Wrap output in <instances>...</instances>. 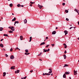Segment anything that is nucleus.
I'll return each mask as SVG.
<instances>
[{"label": "nucleus", "mask_w": 79, "mask_h": 79, "mask_svg": "<svg viewBox=\"0 0 79 79\" xmlns=\"http://www.w3.org/2000/svg\"><path fill=\"white\" fill-rule=\"evenodd\" d=\"M17 49H19V48H18V47H17V48H16L15 49V51H16V50H17Z\"/></svg>", "instance_id": "nucleus-39"}, {"label": "nucleus", "mask_w": 79, "mask_h": 79, "mask_svg": "<svg viewBox=\"0 0 79 79\" xmlns=\"http://www.w3.org/2000/svg\"><path fill=\"white\" fill-rule=\"evenodd\" d=\"M3 77H4L6 76V72H4L3 73Z\"/></svg>", "instance_id": "nucleus-17"}, {"label": "nucleus", "mask_w": 79, "mask_h": 79, "mask_svg": "<svg viewBox=\"0 0 79 79\" xmlns=\"http://www.w3.org/2000/svg\"><path fill=\"white\" fill-rule=\"evenodd\" d=\"M2 51H6V50L5 49H2Z\"/></svg>", "instance_id": "nucleus-40"}, {"label": "nucleus", "mask_w": 79, "mask_h": 79, "mask_svg": "<svg viewBox=\"0 0 79 79\" xmlns=\"http://www.w3.org/2000/svg\"><path fill=\"white\" fill-rule=\"evenodd\" d=\"M4 36H6V37H9L8 36V35L6 34H4L3 35Z\"/></svg>", "instance_id": "nucleus-21"}, {"label": "nucleus", "mask_w": 79, "mask_h": 79, "mask_svg": "<svg viewBox=\"0 0 79 79\" xmlns=\"http://www.w3.org/2000/svg\"><path fill=\"white\" fill-rule=\"evenodd\" d=\"M12 15H14V14L12 13Z\"/></svg>", "instance_id": "nucleus-62"}, {"label": "nucleus", "mask_w": 79, "mask_h": 79, "mask_svg": "<svg viewBox=\"0 0 79 79\" xmlns=\"http://www.w3.org/2000/svg\"><path fill=\"white\" fill-rule=\"evenodd\" d=\"M8 28H9V29H11V27H8Z\"/></svg>", "instance_id": "nucleus-49"}, {"label": "nucleus", "mask_w": 79, "mask_h": 79, "mask_svg": "<svg viewBox=\"0 0 79 79\" xmlns=\"http://www.w3.org/2000/svg\"><path fill=\"white\" fill-rule=\"evenodd\" d=\"M24 24H26L27 23V20L25 19L24 20Z\"/></svg>", "instance_id": "nucleus-11"}, {"label": "nucleus", "mask_w": 79, "mask_h": 79, "mask_svg": "<svg viewBox=\"0 0 79 79\" xmlns=\"http://www.w3.org/2000/svg\"><path fill=\"white\" fill-rule=\"evenodd\" d=\"M2 40H3V39H2L1 40V42H2Z\"/></svg>", "instance_id": "nucleus-52"}, {"label": "nucleus", "mask_w": 79, "mask_h": 79, "mask_svg": "<svg viewBox=\"0 0 79 79\" xmlns=\"http://www.w3.org/2000/svg\"><path fill=\"white\" fill-rule=\"evenodd\" d=\"M0 47H2V48H3V44H0Z\"/></svg>", "instance_id": "nucleus-18"}, {"label": "nucleus", "mask_w": 79, "mask_h": 79, "mask_svg": "<svg viewBox=\"0 0 79 79\" xmlns=\"http://www.w3.org/2000/svg\"><path fill=\"white\" fill-rule=\"evenodd\" d=\"M52 34L54 35L56 34V31H53L52 33Z\"/></svg>", "instance_id": "nucleus-16"}, {"label": "nucleus", "mask_w": 79, "mask_h": 79, "mask_svg": "<svg viewBox=\"0 0 79 79\" xmlns=\"http://www.w3.org/2000/svg\"><path fill=\"white\" fill-rule=\"evenodd\" d=\"M50 51V49L48 48V50H47V52H49Z\"/></svg>", "instance_id": "nucleus-44"}, {"label": "nucleus", "mask_w": 79, "mask_h": 79, "mask_svg": "<svg viewBox=\"0 0 79 79\" xmlns=\"http://www.w3.org/2000/svg\"><path fill=\"white\" fill-rule=\"evenodd\" d=\"M35 3V2H30V3H31V4H34V3Z\"/></svg>", "instance_id": "nucleus-37"}, {"label": "nucleus", "mask_w": 79, "mask_h": 79, "mask_svg": "<svg viewBox=\"0 0 79 79\" xmlns=\"http://www.w3.org/2000/svg\"><path fill=\"white\" fill-rule=\"evenodd\" d=\"M48 39V37H46V38L45 39V40H44V41H45V40H47V39Z\"/></svg>", "instance_id": "nucleus-32"}, {"label": "nucleus", "mask_w": 79, "mask_h": 79, "mask_svg": "<svg viewBox=\"0 0 79 79\" xmlns=\"http://www.w3.org/2000/svg\"><path fill=\"white\" fill-rule=\"evenodd\" d=\"M29 54H30V53L29 52H25V55H29Z\"/></svg>", "instance_id": "nucleus-15"}, {"label": "nucleus", "mask_w": 79, "mask_h": 79, "mask_svg": "<svg viewBox=\"0 0 79 79\" xmlns=\"http://www.w3.org/2000/svg\"><path fill=\"white\" fill-rule=\"evenodd\" d=\"M65 33V35H66V34H68V31H65L64 32Z\"/></svg>", "instance_id": "nucleus-13"}, {"label": "nucleus", "mask_w": 79, "mask_h": 79, "mask_svg": "<svg viewBox=\"0 0 79 79\" xmlns=\"http://www.w3.org/2000/svg\"><path fill=\"white\" fill-rule=\"evenodd\" d=\"M20 39L21 40H22L23 39V36L22 35L20 36Z\"/></svg>", "instance_id": "nucleus-14"}, {"label": "nucleus", "mask_w": 79, "mask_h": 79, "mask_svg": "<svg viewBox=\"0 0 79 79\" xmlns=\"http://www.w3.org/2000/svg\"><path fill=\"white\" fill-rule=\"evenodd\" d=\"M32 4H30V6H32Z\"/></svg>", "instance_id": "nucleus-51"}, {"label": "nucleus", "mask_w": 79, "mask_h": 79, "mask_svg": "<svg viewBox=\"0 0 79 79\" xmlns=\"http://www.w3.org/2000/svg\"><path fill=\"white\" fill-rule=\"evenodd\" d=\"M44 50V52H47V50L46 49L45 50V49H43Z\"/></svg>", "instance_id": "nucleus-28"}, {"label": "nucleus", "mask_w": 79, "mask_h": 79, "mask_svg": "<svg viewBox=\"0 0 79 79\" xmlns=\"http://www.w3.org/2000/svg\"><path fill=\"white\" fill-rule=\"evenodd\" d=\"M65 12H66V13H68V10H65Z\"/></svg>", "instance_id": "nucleus-33"}, {"label": "nucleus", "mask_w": 79, "mask_h": 79, "mask_svg": "<svg viewBox=\"0 0 79 79\" xmlns=\"http://www.w3.org/2000/svg\"><path fill=\"white\" fill-rule=\"evenodd\" d=\"M16 21V18L15 17L12 20V21Z\"/></svg>", "instance_id": "nucleus-23"}, {"label": "nucleus", "mask_w": 79, "mask_h": 79, "mask_svg": "<svg viewBox=\"0 0 79 79\" xmlns=\"http://www.w3.org/2000/svg\"><path fill=\"white\" fill-rule=\"evenodd\" d=\"M73 28H74V29H75V28H76V27H73Z\"/></svg>", "instance_id": "nucleus-61"}, {"label": "nucleus", "mask_w": 79, "mask_h": 79, "mask_svg": "<svg viewBox=\"0 0 79 79\" xmlns=\"http://www.w3.org/2000/svg\"><path fill=\"white\" fill-rule=\"evenodd\" d=\"M39 60H40V61H42V59H39Z\"/></svg>", "instance_id": "nucleus-54"}, {"label": "nucleus", "mask_w": 79, "mask_h": 79, "mask_svg": "<svg viewBox=\"0 0 79 79\" xmlns=\"http://www.w3.org/2000/svg\"><path fill=\"white\" fill-rule=\"evenodd\" d=\"M42 52H40V55H42Z\"/></svg>", "instance_id": "nucleus-60"}, {"label": "nucleus", "mask_w": 79, "mask_h": 79, "mask_svg": "<svg viewBox=\"0 0 79 79\" xmlns=\"http://www.w3.org/2000/svg\"><path fill=\"white\" fill-rule=\"evenodd\" d=\"M25 52L27 53V52H29V50L28 49H26L25 50Z\"/></svg>", "instance_id": "nucleus-29"}, {"label": "nucleus", "mask_w": 79, "mask_h": 79, "mask_svg": "<svg viewBox=\"0 0 79 79\" xmlns=\"http://www.w3.org/2000/svg\"><path fill=\"white\" fill-rule=\"evenodd\" d=\"M64 46V48H67V45L65 44H63Z\"/></svg>", "instance_id": "nucleus-8"}, {"label": "nucleus", "mask_w": 79, "mask_h": 79, "mask_svg": "<svg viewBox=\"0 0 79 79\" xmlns=\"http://www.w3.org/2000/svg\"><path fill=\"white\" fill-rule=\"evenodd\" d=\"M30 72L32 73V72H33V70H30Z\"/></svg>", "instance_id": "nucleus-45"}, {"label": "nucleus", "mask_w": 79, "mask_h": 79, "mask_svg": "<svg viewBox=\"0 0 79 79\" xmlns=\"http://www.w3.org/2000/svg\"><path fill=\"white\" fill-rule=\"evenodd\" d=\"M74 27H70V28H69V29H71V28H73Z\"/></svg>", "instance_id": "nucleus-47"}, {"label": "nucleus", "mask_w": 79, "mask_h": 79, "mask_svg": "<svg viewBox=\"0 0 79 79\" xmlns=\"http://www.w3.org/2000/svg\"><path fill=\"white\" fill-rule=\"evenodd\" d=\"M10 52H12L13 51V49L12 48L10 49Z\"/></svg>", "instance_id": "nucleus-36"}, {"label": "nucleus", "mask_w": 79, "mask_h": 79, "mask_svg": "<svg viewBox=\"0 0 79 79\" xmlns=\"http://www.w3.org/2000/svg\"><path fill=\"white\" fill-rule=\"evenodd\" d=\"M45 75H47V73H45Z\"/></svg>", "instance_id": "nucleus-55"}, {"label": "nucleus", "mask_w": 79, "mask_h": 79, "mask_svg": "<svg viewBox=\"0 0 79 79\" xmlns=\"http://www.w3.org/2000/svg\"><path fill=\"white\" fill-rule=\"evenodd\" d=\"M48 69L50 70L49 73H50V74L52 73V70L50 69Z\"/></svg>", "instance_id": "nucleus-6"}, {"label": "nucleus", "mask_w": 79, "mask_h": 79, "mask_svg": "<svg viewBox=\"0 0 79 79\" xmlns=\"http://www.w3.org/2000/svg\"><path fill=\"white\" fill-rule=\"evenodd\" d=\"M49 45H47L46 46V48H47V47H49Z\"/></svg>", "instance_id": "nucleus-42"}, {"label": "nucleus", "mask_w": 79, "mask_h": 79, "mask_svg": "<svg viewBox=\"0 0 79 79\" xmlns=\"http://www.w3.org/2000/svg\"><path fill=\"white\" fill-rule=\"evenodd\" d=\"M10 58L11 60H13L15 58V57L13 55H11L10 56Z\"/></svg>", "instance_id": "nucleus-3"}, {"label": "nucleus", "mask_w": 79, "mask_h": 79, "mask_svg": "<svg viewBox=\"0 0 79 79\" xmlns=\"http://www.w3.org/2000/svg\"><path fill=\"white\" fill-rule=\"evenodd\" d=\"M49 75H50V73H47V76H49Z\"/></svg>", "instance_id": "nucleus-46"}, {"label": "nucleus", "mask_w": 79, "mask_h": 79, "mask_svg": "<svg viewBox=\"0 0 79 79\" xmlns=\"http://www.w3.org/2000/svg\"><path fill=\"white\" fill-rule=\"evenodd\" d=\"M70 73L69 72H66L65 73V74H69Z\"/></svg>", "instance_id": "nucleus-12"}, {"label": "nucleus", "mask_w": 79, "mask_h": 79, "mask_svg": "<svg viewBox=\"0 0 79 79\" xmlns=\"http://www.w3.org/2000/svg\"><path fill=\"white\" fill-rule=\"evenodd\" d=\"M58 29V27H56V29Z\"/></svg>", "instance_id": "nucleus-56"}, {"label": "nucleus", "mask_w": 79, "mask_h": 79, "mask_svg": "<svg viewBox=\"0 0 79 79\" xmlns=\"http://www.w3.org/2000/svg\"><path fill=\"white\" fill-rule=\"evenodd\" d=\"M9 33H13V31H12L11 30H10L9 31Z\"/></svg>", "instance_id": "nucleus-31"}, {"label": "nucleus", "mask_w": 79, "mask_h": 79, "mask_svg": "<svg viewBox=\"0 0 79 79\" xmlns=\"http://www.w3.org/2000/svg\"><path fill=\"white\" fill-rule=\"evenodd\" d=\"M67 53V52H66V51H65L64 52V53Z\"/></svg>", "instance_id": "nucleus-48"}, {"label": "nucleus", "mask_w": 79, "mask_h": 79, "mask_svg": "<svg viewBox=\"0 0 79 79\" xmlns=\"http://www.w3.org/2000/svg\"><path fill=\"white\" fill-rule=\"evenodd\" d=\"M40 55H41V54H39V55H38V56H40Z\"/></svg>", "instance_id": "nucleus-57"}, {"label": "nucleus", "mask_w": 79, "mask_h": 79, "mask_svg": "<svg viewBox=\"0 0 79 79\" xmlns=\"http://www.w3.org/2000/svg\"><path fill=\"white\" fill-rule=\"evenodd\" d=\"M62 5H63V6H64L65 5V3H62Z\"/></svg>", "instance_id": "nucleus-35"}, {"label": "nucleus", "mask_w": 79, "mask_h": 79, "mask_svg": "<svg viewBox=\"0 0 79 79\" xmlns=\"http://www.w3.org/2000/svg\"><path fill=\"white\" fill-rule=\"evenodd\" d=\"M27 78V77L26 76L25 77H23V79H26Z\"/></svg>", "instance_id": "nucleus-41"}, {"label": "nucleus", "mask_w": 79, "mask_h": 79, "mask_svg": "<svg viewBox=\"0 0 79 79\" xmlns=\"http://www.w3.org/2000/svg\"><path fill=\"white\" fill-rule=\"evenodd\" d=\"M69 79H71V77H69Z\"/></svg>", "instance_id": "nucleus-58"}, {"label": "nucleus", "mask_w": 79, "mask_h": 79, "mask_svg": "<svg viewBox=\"0 0 79 79\" xmlns=\"http://www.w3.org/2000/svg\"><path fill=\"white\" fill-rule=\"evenodd\" d=\"M51 45H52V47H54L55 46V44H51Z\"/></svg>", "instance_id": "nucleus-34"}, {"label": "nucleus", "mask_w": 79, "mask_h": 79, "mask_svg": "<svg viewBox=\"0 0 79 79\" xmlns=\"http://www.w3.org/2000/svg\"><path fill=\"white\" fill-rule=\"evenodd\" d=\"M63 77L64 78H66V74H64L63 75Z\"/></svg>", "instance_id": "nucleus-22"}, {"label": "nucleus", "mask_w": 79, "mask_h": 79, "mask_svg": "<svg viewBox=\"0 0 79 79\" xmlns=\"http://www.w3.org/2000/svg\"><path fill=\"white\" fill-rule=\"evenodd\" d=\"M64 59H66V56L65 55H64Z\"/></svg>", "instance_id": "nucleus-26"}, {"label": "nucleus", "mask_w": 79, "mask_h": 79, "mask_svg": "<svg viewBox=\"0 0 79 79\" xmlns=\"http://www.w3.org/2000/svg\"><path fill=\"white\" fill-rule=\"evenodd\" d=\"M45 42H43L42 43H41V44H40V45H45Z\"/></svg>", "instance_id": "nucleus-20"}, {"label": "nucleus", "mask_w": 79, "mask_h": 79, "mask_svg": "<svg viewBox=\"0 0 79 79\" xmlns=\"http://www.w3.org/2000/svg\"><path fill=\"white\" fill-rule=\"evenodd\" d=\"M16 23H17V24H19V21H15V23L14 26H16L15 25V24H16Z\"/></svg>", "instance_id": "nucleus-10"}, {"label": "nucleus", "mask_w": 79, "mask_h": 79, "mask_svg": "<svg viewBox=\"0 0 79 79\" xmlns=\"http://www.w3.org/2000/svg\"><path fill=\"white\" fill-rule=\"evenodd\" d=\"M5 56H6V57H8V56L7 54H5Z\"/></svg>", "instance_id": "nucleus-38"}, {"label": "nucleus", "mask_w": 79, "mask_h": 79, "mask_svg": "<svg viewBox=\"0 0 79 79\" xmlns=\"http://www.w3.org/2000/svg\"><path fill=\"white\" fill-rule=\"evenodd\" d=\"M77 71H76L75 70H74V74L75 75H77Z\"/></svg>", "instance_id": "nucleus-1"}, {"label": "nucleus", "mask_w": 79, "mask_h": 79, "mask_svg": "<svg viewBox=\"0 0 79 79\" xmlns=\"http://www.w3.org/2000/svg\"><path fill=\"white\" fill-rule=\"evenodd\" d=\"M70 26H71L72 25H70Z\"/></svg>", "instance_id": "nucleus-64"}, {"label": "nucleus", "mask_w": 79, "mask_h": 79, "mask_svg": "<svg viewBox=\"0 0 79 79\" xmlns=\"http://www.w3.org/2000/svg\"><path fill=\"white\" fill-rule=\"evenodd\" d=\"M31 40H32V37L31 36L30 37V40H29V42H31Z\"/></svg>", "instance_id": "nucleus-27"}, {"label": "nucleus", "mask_w": 79, "mask_h": 79, "mask_svg": "<svg viewBox=\"0 0 79 79\" xmlns=\"http://www.w3.org/2000/svg\"><path fill=\"white\" fill-rule=\"evenodd\" d=\"M19 72H20V71L19 70H17L15 71V74H17V73H19Z\"/></svg>", "instance_id": "nucleus-4"}, {"label": "nucleus", "mask_w": 79, "mask_h": 79, "mask_svg": "<svg viewBox=\"0 0 79 79\" xmlns=\"http://www.w3.org/2000/svg\"><path fill=\"white\" fill-rule=\"evenodd\" d=\"M51 76H53V73H52V74H51Z\"/></svg>", "instance_id": "nucleus-59"}, {"label": "nucleus", "mask_w": 79, "mask_h": 79, "mask_svg": "<svg viewBox=\"0 0 79 79\" xmlns=\"http://www.w3.org/2000/svg\"><path fill=\"white\" fill-rule=\"evenodd\" d=\"M21 79H24V78H23V77H22V78H21Z\"/></svg>", "instance_id": "nucleus-63"}, {"label": "nucleus", "mask_w": 79, "mask_h": 79, "mask_svg": "<svg viewBox=\"0 0 79 79\" xmlns=\"http://www.w3.org/2000/svg\"><path fill=\"white\" fill-rule=\"evenodd\" d=\"M20 6H21V7H24V6H23V5H20Z\"/></svg>", "instance_id": "nucleus-50"}, {"label": "nucleus", "mask_w": 79, "mask_h": 79, "mask_svg": "<svg viewBox=\"0 0 79 79\" xmlns=\"http://www.w3.org/2000/svg\"><path fill=\"white\" fill-rule=\"evenodd\" d=\"M3 31V28L2 27H0V31Z\"/></svg>", "instance_id": "nucleus-24"}, {"label": "nucleus", "mask_w": 79, "mask_h": 79, "mask_svg": "<svg viewBox=\"0 0 79 79\" xmlns=\"http://www.w3.org/2000/svg\"><path fill=\"white\" fill-rule=\"evenodd\" d=\"M11 31H15V28L13 27H11Z\"/></svg>", "instance_id": "nucleus-7"}, {"label": "nucleus", "mask_w": 79, "mask_h": 79, "mask_svg": "<svg viewBox=\"0 0 79 79\" xmlns=\"http://www.w3.org/2000/svg\"><path fill=\"white\" fill-rule=\"evenodd\" d=\"M17 6L18 7H20V6H21V5L20 4H19L18 5H17Z\"/></svg>", "instance_id": "nucleus-30"}, {"label": "nucleus", "mask_w": 79, "mask_h": 79, "mask_svg": "<svg viewBox=\"0 0 79 79\" xmlns=\"http://www.w3.org/2000/svg\"><path fill=\"white\" fill-rule=\"evenodd\" d=\"M44 75H45V73H44L43 74V76H44Z\"/></svg>", "instance_id": "nucleus-53"}, {"label": "nucleus", "mask_w": 79, "mask_h": 79, "mask_svg": "<svg viewBox=\"0 0 79 79\" xmlns=\"http://www.w3.org/2000/svg\"><path fill=\"white\" fill-rule=\"evenodd\" d=\"M67 66H68V65L67 64H65L64 65V66L63 67L64 68L66 67H67Z\"/></svg>", "instance_id": "nucleus-19"}, {"label": "nucleus", "mask_w": 79, "mask_h": 79, "mask_svg": "<svg viewBox=\"0 0 79 79\" xmlns=\"http://www.w3.org/2000/svg\"><path fill=\"white\" fill-rule=\"evenodd\" d=\"M15 66H12L11 67L10 69H15Z\"/></svg>", "instance_id": "nucleus-9"}, {"label": "nucleus", "mask_w": 79, "mask_h": 79, "mask_svg": "<svg viewBox=\"0 0 79 79\" xmlns=\"http://www.w3.org/2000/svg\"><path fill=\"white\" fill-rule=\"evenodd\" d=\"M66 21H69V19L66 18Z\"/></svg>", "instance_id": "nucleus-43"}, {"label": "nucleus", "mask_w": 79, "mask_h": 79, "mask_svg": "<svg viewBox=\"0 0 79 79\" xmlns=\"http://www.w3.org/2000/svg\"><path fill=\"white\" fill-rule=\"evenodd\" d=\"M74 11L76 12H77V13L79 15V10L77 11V10L76 9H75Z\"/></svg>", "instance_id": "nucleus-5"}, {"label": "nucleus", "mask_w": 79, "mask_h": 79, "mask_svg": "<svg viewBox=\"0 0 79 79\" xmlns=\"http://www.w3.org/2000/svg\"><path fill=\"white\" fill-rule=\"evenodd\" d=\"M9 6H10V7H12V6H13V4L12 3H11L9 5Z\"/></svg>", "instance_id": "nucleus-25"}, {"label": "nucleus", "mask_w": 79, "mask_h": 79, "mask_svg": "<svg viewBox=\"0 0 79 79\" xmlns=\"http://www.w3.org/2000/svg\"><path fill=\"white\" fill-rule=\"evenodd\" d=\"M38 7H39V8H40V9H41V8H42L43 7V6L40 5L39 4H38Z\"/></svg>", "instance_id": "nucleus-2"}]
</instances>
